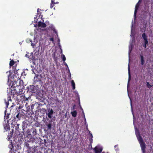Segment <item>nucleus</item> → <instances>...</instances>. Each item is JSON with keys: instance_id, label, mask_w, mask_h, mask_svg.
I'll list each match as a JSON object with an SVG mask.
<instances>
[{"instance_id": "6", "label": "nucleus", "mask_w": 153, "mask_h": 153, "mask_svg": "<svg viewBox=\"0 0 153 153\" xmlns=\"http://www.w3.org/2000/svg\"><path fill=\"white\" fill-rule=\"evenodd\" d=\"M48 117L49 118H52V115L53 113V111L52 109H51L50 111L48 110Z\"/></svg>"}, {"instance_id": "16", "label": "nucleus", "mask_w": 153, "mask_h": 153, "mask_svg": "<svg viewBox=\"0 0 153 153\" xmlns=\"http://www.w3.org/2000/svg\"><path fill=\"white\" fill-rule=\"evenodd\" d=\"M144 44L143 45V46L145 48H146L147 47V45H148V41H145L144 42Z\"/></svg>"}, {"instance_id": "32", "label": "nucleus", "mask_w": 153, "mask_h": 153, "mask_svg": "<svg viewBox=\"0 0 153 153\" xmlns=\"http://www.w3.org/2000/svg\"><path fill=\"white\" fill-rule=\"evenodd\" d=\"M149 11L148 10H147L146 11H144V12L146 13H147L148 12H149Z\"/></svg>"}, {"instance_id": "3", "label": "nucleus", "mask_w": 153, "mask_h": 153, "mask_svg": "<svg viewBox=\"0 0 153 153\" xmlns=\"http://www.w3.org/2000/svg\"><path fill=\"white\" fill-rule=\"evenodd\" d=\"M94 150L95 153H100L102 150V147L96 146L94 148Z\"/></svg>"}, {"instance_id": "5", "label": "nucleus", "mask_w": 153, "mask_h": 153, "mask_svg": "<svg viewBox=\"0 0 153 153\" xmlns=\"http://www.w3.org/2000/svg\"><path fill=\"white\" fill-rule=\"evenodd\" d=\"M14 123V126L15 127V129L17 131H19V130H20V129L19 128V126L20 125L19 123H17L16 122H15V121H14L13 123Z\"/></svg>"}, {"instance_id": "34", "label": "nucleus", "mask_w": 153, "mask_h": 153, "mask_svg": "<svg viewBox=\"0 0 153 153\" xmlns=\"http://www.w3.org/2000/svg\"><path fill=\"white\" fill-rule=\"evenodd\" d=\"M37 12H39V10H41V9L39 8H38L37 9Z\"/></svg>"}, {"instance_id": "8", "label": "nucleus", "mask_w": 153, "mask_h": 153, "mask_svg": "<svg viewBox=\"0 0 153 153\" xmlns=\"http://www.w3.org/2000/svg\"><path fill=\"white\" fill-rule=\"evenodd\" d=\"M21 118V114L20 113H18V114L16 115V117H14V121H16L19 120Z\"/></svg>"}, {"instance_id": "31", "label": "nucleus", "mask_w": 153, "mask_h": 153, "mask_svg": "<svg viewBox=\"0 0 153 153\" xmlns=\"http://www.w3.org/2000/svg\"><path fill=\"white\" fill-rule=\"evenodd\" d=\"M31 45L33 47V48H34V47L36 45L35 44H34L33 43H31Z\"/></svg>"}, {"instance_id": "22", "label": "nucleus", "mask_w": 153, "mask_h": 153, "mask_svg": "<svg viewBox=\"0 0 153 153\" xmlns=\"http://www.w3.org/2000/svg\"><path fill=\"white\" fill-rule=\"evenodd\" d=\"M147 84V86L148 88H150L151 87H152V86L148 82H146Z\"/></svg>"}, {"instance_id": "17", "label": "nucleus", "mask_w": 153, "mask_h": 153, "mask_svg": "<svg viewBox=\"0 0 153 153\" xmlns=\"http://www.w3.org/2000/svg\"><path fill=\"white\" fill-rule=\"evenodd\" d=\"M91 138H89V140L91 144H91L92 143V142H93V140L92 139V138H93V136L91 134Z\"/></svg>"}, {"instance_id": "26", "label": "nucleus", "mask_w": 153, "mask_h": 153, "mask_svg": "<svg viewBox=\"0 0 153 153\" xmlns=\"http://www.w3.org/2000/svg\"><path fill=\"white\" fill-rule=\"evenodd\" d=\"M25 121H23V125H22V126H23V127H23V131H24V128H23V127L24 126H25Z\"/></svg>"}, {"instance_id": "36", "label": "nucleus", "mask_w": 153, "mask_h": 153, "mask_svg": "<svg viewBox=\"0 0 153 153\" xmlns=\"http://www.w3.org/2000/svg\"><path fill=\"white\" fill-rule=\"evenodd\" d=\"M64 65H65L66 66H67L68 67V65H67V63H65V64H64Z\"/></svg>"}, {"instance_id": "19", "label": "nucleus", "mask_w": 153, "mask_h": 153, "mask_svg": "<svg viewBox=\"0 0 153 153\" xmlns=\"http://www.w3.org/2000/svg\"><path fill=\"white\" fill-rule=\"evenodd\" d=\"M6 111H5V112H4V113H5L4 117H6V119H8L9 117V114H6Z\"/></svg>"}, {"instance_id": "38", "label": "nucleus", "mask_w": 153, "mask_h": 153, "mask_svg": "<svg viewBox=\"0 0 153 153\" xmlns=\"http://www.w3.org/2000/svg\"><path fill=\"white\" fill-rule=\"evenodd\" d=\"M59 3L58 2H57L56 3H55V4H58Z\"/></svg>"}, {"instance_id": "13", "label": "nucleus", "mask_w": 153, "mask_h": 153, "mask_svg": "<svg viewBox=\"0 0 153 153\" xmlns=\"http://www.w3.org/2000/svg\"><path fill=\"white\" fill-rule=\"evenodd\" d=\"M71 113L72 116L74 117H76V116L77 113L76 111V110L71 112Z\"/></svg>"}, {"instance_id": "14", "label": "nucleus", "mask_w": 153, "mask_h": 153, "mask_svg": "<svg viewBox=\"0 0 153 153\" xmlns=\"http://www.w3.org/2000/svg\"><path fill=\"white\" fill-rule=\"evenodd\" d=\"M71 84L72 87L73 89L74 90L75 88V84L73 80L71 81Z\"/></svg>"}, {"instance_id": "23", "label": "nucleus", "mask_w": 153, "mask_h": 153, "mask_svg": "<svg viewBox=\"0 0 153 153\" xmlns=\"http://www.w3.org/2000/svg\"><path fill=\"white\" fill-rule=\"evenodd\" d=\"M137 6H136L135 9V10H134V15L135 17L136 16V13L137 12Z\"/></svg>"}, {"instance_id": "35", "label": "nucleus", "mask_w": 153, "mask_h": 153, "mask_svg": "<svg viewBox=\"0 0 153 153\" xmlns=\"http://www.w3.org/2000/svg\"><path fill=\"white\" fill-rule=\"evenodd\" d=\"M117 147H118V145H115L114 146V148H116Z\"/></svg>"}, {"instance_id": "27", "label": "nucleus", "mask_w": 153, "mask_h": 153, "mask_svg": "<svg viewBox=\"0 0 153 153\" xmlns=\"http://www.w3.org/2000/svg\"><path fill=\"white\" fill-rule=\"evenodd\" d=\"M28 99L27 98L25 97H23V100L25 101H27L28 100Z\"/></svg>"}, {"instance_id": "24", "label": "nucleus", "mask_w": 153, "mask_h": 153, "mask_svg": "<svg viewBox=\"0 0 153 153\" xmlns=\"http://www.w3.org/2000/svg\"><path fill=\"white\" fill-rule=\"evenodd\" d=\"M30 106H28L27 107V112L28 111L29 112L30 111Z\"/></svg>"}, {"instance_id": "30", "label": "nucleus", "mask_w": 153, "mask_h": 153, "mask_svg": "<svg viewBox=\"0 0 153 153\" xmlns=\"http://www.w3.org/2000/svg\"><path fill=\"white\" fill-rule=\"evenodd\" d=\"M50 40L52 41L53 42H54V40L53 38H50Z\"/></svg>"}, {"instance_id": "21", "label": "nucleus", "mask_w": 153, "mask_h": 153, "mask_svg": "<svg viewBox=\"0 0 153 153\" xmlns=\"http://www.w3.org/2000/svg\"><path fill=\"white\" fill-rule=\"evenodd\" d=\"M62 60L64 62L66 60V58L64 54H62Z\"/></svg>"}, {"instance_id": "39", "label": "nucleus", "mask_w": 153, "mask_h": 153, "mask_svg": "<svg viewBox=\"0 0 153 153\" xmlns=\"http://www.w3.org/2000/svg\"><path fill=\"white\" fill-rule=\"evenodd\" d=\"M7 129L8 130H9L10 129V128H7Z\"/></svg>"}, {"instance_id": "37", "label": "nucleus", "mask_w": 153, "mask_h": 153, "mask_svg": "<svg viewBox=\"0 0 153 153\" xmlns=\"http://www.w3.org/2000/svg\"><path fill=\"white\" fill-rule=\"evenodd\" d=\"M136 6H137V9L139 6H137V5H136Z\"/></svg>"}, {"instance_id": "25", "label": "nucleus", "mask_w": 153, "mask_h": 153, "mask_svg": "<svg viewBox=\"0 0 153 153\" xmlns=\"http://www.w3.org/2000/svg\"><path fill=\"white\" fill-rule=\"evenodd\" d=\"M34 104H32L31 105V109H32V110L33 109L34 107Z\"/></svg>"}, {"instance_id": "15", "label": "nucleus", "mask_w": 153, "mask_h": 153, "mask_svg": "<svg viewBox=\"0 0 153 153\" xmlns=\"http://www.w3.org/2000/svg\"><path fill=\"white\" fill-rule=\"evenodd\" d=\"M15 64V62L13 60H11L10 61V66L11 67L13 66Z\"/></svg>"}, {"instance_id": "2", "label": "nucleus", "mask_w": 153, "mask_h": 153, "mask_svg": "<svg viewBox=\"0 0 153 153\" xmlns=\"http://www.w3.org/2000/svg\"><path fill=\"white\" fill-rule=\"evenodd\" d=\"M136 135L137 134H136ZM137 136V137L141 149L143 153H146V145L144 142L142 137L140 135L139 133L138 134V136Z\"/></svg>"}, {"instance_id": "20", "label": "nucleus", "mask_w": 153, "mask_h": 153, "mask_svg": "<svg viewBox=\"0 0 153 153\" xmlns=\"http://www.w3.org/2000/svg\"><path fill=\"white\" fill-rule=\"evenodd\" d=\"M33 134L35 135L37 134V132L36 129H34L32 132Z\"/></svg>"}, {"instance_id": "4", "label": "nucleus", "mask_w": 153, "mask_h": 153, "mask_svg": "<svg viewBox=\"0 0 153 153\" xmlns=\"http://www.w3.org/2000/svg\"><path fill=\"white\" fill-rule=\"evenodd\" d=\"M4 100L6 105V106L7 108L9 105V102L12 101V100L11 99V97L10 96H8L7 97V100H6V99H4Z\"/></svg>"}, {"instance_id": "1", "label": "nucleus", "mask_w": 153, "mask_h": 153, "mask_svg": "<svg viewBox=\"0 0 153 153\" xmlns=\"http://www.w3.org/2000/svg\"><path fill=\"white\" fill-rule=\"evenodd\" d=\"M24 146L27 149V153H34L36 152V146L35 147L33 143L29 141H25L24 144Z\"/></svg>"}, {"instance_id": "41", "label": "nucleus", "mask_w": 153, "mask_h": 153, "mask_svg": "<svg viewBox=\"0 0 153 153\" xmlns=\"http://www.w3.org/2000/svg\"><path fill=\"white\" fill-rule=\"evenodd\" d=\"M131 105H132V104H131Z\"/></svg>"}, {"instance_id": "10", "label": "nucleus", "mask_w": 153, "mask_h": 153, "mask_svg": "<svg viewBox=\"0 0 153 153\" xmlns=\"http://www.w3.org/2000/svg\"><path fill=\"white\" fill-rule=\"evenodd\" d=\"M48 30H53L54 32H55V33H56V30L55 29L54 26L52 25H51L48 28Z\"/></svg>"}, {"instance_id": "9", "label": "nucleus", "mask_w": 153, "mask_h": 153, "mask_svg": "<svg viewBox=\"0 0 153 153\" xmlns=\"http://www.w3.org/2000/svg\"><path fill=\"white\" fill-rule=\"evenodd\" d=\"M140 57L141 64V65H143L145 63L144 58L143 56L141 54L140 55Z\"/></svg>"}, {"instance_id": "42", "label": "nucleus", "mask_w": 153, "mask_h": 153, "mask_svg": "<svg viewBox=\"0 0 153 153\" xmlns=\"http://www.w3.org/2000/svg\"><path fill=\"white\" fill-rule=\"evenodd\" d=\"M10 152H9V153H10Z\"/></svg>"}, {"instance_id": "33", "label": "nucleus", "mask_w": 153, "mask_h": 153, "mask_svg": "<svg viewBox=\"0 0 153 153\" xmlns=\"http://www.w3.org/2000/svg\"><path fill=\"white\" fill-rule=\"evenodd\" d=\"M83 113L84 114V121H85V122L86 121V119L85 117V115H84V112H83Z\"/></svg>"}, {"instance_id": "7", "label": "nucleus", "mask_w": 153, "mask_h": 153, "mask_svg": "<svg viewBox=\"0 0 153 153\" xmlns=\"http://www.w3.org/2000/svg\"><path fill=\"white\" fill-rule=\"evenodd\" d=\"M38 25L39 27H42L43 28L45 27L46 26V25L45 23L42 22L41 21L38 22Z\"/></svg>"}, {"instance_id": "18", "label": "nucleus", "mask_w": 153, "mask_h": 153, "mask_svg": "<svg viewBox=\"0 0 153 153\" xmlns=\"http://www.w3.org/2000/svg\"><path fill=\"white\" fill-rule=\"evenodd\" d=\"M46 125L47 126V127L48 128V129L51 130V123H49L47 125L46 124Z\"/></svg>"}, {"instance_id": "40", "label": "nucleus", "mask_w": 153, "mask_h": 153, "mask_svg": "<svg viewBox=\"0 0 153 153\" xmlns=\"http://www.w3.org/2000/svg\"><path fill=\"white\" fill-rule=\"evenodd\" d=\"M102 153H105V152H103Z\"/></svg>"}, {"instance_id": "43", "label": "nucleus", "mask_w": 153, "mask_h": 153, "mask_svg": "<svg viewBox=\"0 0 153 153\" xmlns=\"http://www.w3.org/2000/svg\"><path fill=\"white\" fill-rule=\"evenodd\" d=\"M107 153H108V152H107Z\"/></svg>"}, {"instance_id": "29", "label": "nucleus", "mask_w": 153, "mask_h": 153, "mask_svg": "<svg viewBox=\"0 0 153 153\" xmlns=\"http://www.w3.org/2000/svg\"><path fill=\"white\" fill-rule=\"evenodd\" d=\"M54 5V4H53L52 3L51 4L50 7L51 8H52Z\"/></svg>"}, {"instance_id": "28", "label": "nucleus", "mask_w": 153, "mask_h": 153, "mask_svg": "<svg viewBox=\"0 0 153 153\" xmlns=\"http://www.w3.org/2000/svg\"><path fill=\"white\" fill-rule=\"evenodd\" d=\"M51 3L53 4H55V3L54 2V0H51Z\"/></svg>"}, {"instance_id": "11", "label": "nucleus", "mask_w": 153, "mask_h": 153, "mask_svg": "<svg viewBox=\"0 0 153 153\" xmlns=\"http://www.w3.org/2000/svg\"><path fill=\"white\" fill-rule=\"evenodd\" d=\"M142 36L144 39V42L148 41L147 36L145 33H144L142 34Z\"/></svg>"}, {"instance_id": "12", "label": "nucleus", "mask_w": 153, "mask_h": 153, "mask_svg": "<svg viewBox=\"0 0 153 153\" xmlns=\"http://www.w3.org/2000/svg\"><path fill=\"white\" fill-rule=\"evenodd\" d=\"M128 76H129L128 77V83L131 80L130 71V66H129V64H128Z\"/></svg>"}]
</instances>
